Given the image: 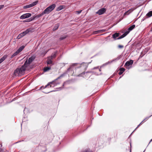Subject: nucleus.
<instances>
[{"label":"nucleus","instance_id":"nucleus-22","mask_svg":"<svg viewBox=\"0 0 152 152\" xmlns=\"http://www.w3.org/2000/svg\"><path fill=\"white\" fill-rule=\"evenodd\" d=\"M50 69L51 68L50 67H45L44 68L43 70L44 72H46L50 70Z\"/></svg>","mask_w":152,"mask_h":152},{"label":"nucleus","instance_id":"nucleus-1","mask_svg":"<svg viewBox=\"0 0 152 152\" xmlns=\"http://www.w3.org/2000/svg\"><path fill=\"white\" fill-rule=\"evenodd\" d=\"M56 5L55 4H53L48 7H47L44 10V11H43L40 14L37 15L33 17V18H34L35 19V18H38L40 17L45 14H48L49 13H50L56 7Z\"/></svg>","mask_w":152,"mask_h":152},{"label":"nucleus","instance_id":"nucleus-46","mask_svg":"<svg viewBox=\"0 0 152 152\" xmlns=\"http://www.w3.org/2000/svg\"><path fill=\"white\" fill-rule=\"evenodd\" d=\"M151 141H150V142H149V143H150V142H151Z\"/></svg>","mask_w":152,"mask_h":152},{"label":"nucleus","instance_id":"nucleus-2","mask_svg":"<svg viewBox=\"0 0 152 152\" xmlns=\"http://www.w3.org/2000/svg\"><path fill=\"white\" fill-rule=\"evenodd\" d=\"M26 62H25L24 65L20 68H17L14 71V74L16 76H20L24 74L26 68Z\"/></svg>","mask_w":152,"mask_h":152},{"label":"nucleus","instance_id":"nucleus-4","mask_svg":"<svg viewBox=\"0 0 152 152\" xmlns=\"http://www.w3.org/2000/svg\"><path fill=\"white\" fill-rule=\"evenodd\" d=\"M30 30L29 29H27L25 31L19 34L17 37V39H19L21 37L25 36L26 34L30 32Z\"/></svg>","mask_w":152,"mask_h":152},{"label":"nucleus","instance_id":"nucleus-28","mask_svg":"<svg viewBox=\"0 0 152 152\" xmlns=\"http://www.w3.org/2000/svg\"><path fill=\"white\" fill-rule=\"evenodd\" d=\"M56 56V53H55L54 54H52L51 55L50 57H49V58H50L51 59H53V58H54Z\"/></svg>","mask_w":152,"mask_h":152},{"label":"nucleus","instance_id":"nucleus-10","mask_svg":"<svg viewBox=\"0 0 152 152\" xmlns=\"http://www.w3.org/2000/svg\"><path fill=\"white\" fill-rule=\"evenodd\" d=\"M133 61L132 60L128 61L125 63L124 66L126 68H127L128 67L132 65L133 64Z\"/></svg>","mask_w":152,"mask_h":152},{"label":"nucleus","instance_id":"nucleus-40","mask_svg":"<svg viewBox=\"0 0 152 152\" xmlns=\"http://www.w3.org/2000/svg\"><path fill=\"white\" fill-rule=\"evenodd\" d=\"M142 20H144V19H143V20L142 19Z\"/></svg>","mask_w":152,"mask_h":152},{"label":"nucleus","instance_id":"nucleus-19","mask_svg":"<svg viewBox=\"0 0 152 152\" xmlns=\"http://www.w3.org/2000/svg\"><path fill=\"white\" fill-rule=\"evenodd\" d=\"M25 46L24 45H22L17 50L18 51L19 53L24 48Z\"/></svg>","mask_w":152,"mask_h":152},{"label":"nucleus","instance_id":"nucleus-35","mask_svg":"<svg viewBox=\"0 0 152 152\" xmlns=\"http://www.w3.org/2000/svg\"><path fill=\"white\" fill-rule=\"evenodd\" d=\"M0 152H4L3 150L1 148H0Z\"/></svg>","mask_w":152,"mask_h":152},{"label":"nucleus","instance_id":"nucleus-23","mask_svg":"<svg viewBox=\"0 0 152 152\" xmlns=\"http://www.w3.org/2000/svg\"><path fill=\"white\" fill-rule=\"evenodd\" d=\"M59 26V24L57 23L55 24L54 28H53V30H56L58 28Z\"/></svg>","mask_w":152,"mask_h":152},{"label":"nucleus","instance_id":"nucleus-43","mask_svg":"<svg viewBox=\"0 0 152 152\" xmlns=\"http://www.w3.org/2000/svg\"><path fill=\"white\" fill-rule=\"evenodd\" d=\"M2 146V145L1 144V147Z\"/></svg>","mask_w":152,"mask_h":152},{"label":"nucleus","instance_id":"nucleus-39","mask_svg":"<svg viewBox=\"0 0 152 152\" xmlns=\"http://www.w3.org/2000/svg\"><path fill=\"white\" fill-rule=\"evenodd\" d=\"M130 146H131V143H130Z\"/></svg>","mask_w":152,"mask_h":152},{"label":"nucleus","instance_id":"nucleus-48","mask_svg":"<svg viewBox=\"0 0 152 152\" xmlns=\"http://www.w3.org/2000/svg\"><path fill=\"white\" fill-rule=\"evenodd\" d=\"M151 29L152 30V28H151Z\"/></svg>","mask_w":152,"mask_h":152},{"label":"nucleus","instance_id":"nucleus-37","mask_svg":"<svg viewBox=\"0 0 152 152\" xmlns=\"http://www.w3.org/2000/svg\"><path fill=\"white\" fill-rule=\"evenodd\" d=\"M96 68H98L94 67V69H96Z\"/></svg>","mask_w":152,"mask_h":152},{"label":"nucleus","instance_id":"nucleus-24","mask_svg":"<svg viewBox=\"0 0 152 152\" xmlns=\"http://www.w3.org/2000/svg\"><path fill=\"white\" fill-rule=\"evenodd\" d=\"M19 53V52L17 50L16 51L15 53H14L13 54L12 56V58L15 56H16Z\"/></svg>","mask_w":152,"mask_h":152},{"label":"nucleus","instance_id":"nucleus-26","mask_svg":"<svg viewBox=\"0 0 152 152\" xmlns=\"http://www.w3.org/2000/svg\"><path fill=\"white\" fill-rule=\"evenodd\" d=\"M6 58V57H4V56H3L2 58H1L0 59V64H1L3 61H4L5 60Z\"/></svg>","mask_w":152,"mask_h":152},{"label":"nucleus","instance_id":"nucleus-15","mask_svg":"<svg viewBox=\"0 0 152 152\" xmlns=\"http://www.w3.org/2000/svg\"><path fill=\"white\" fill-rule=\"evenodd\" d=\"M77 64V63H74L70 65V67L67 69V72H69L71 69H72L74 66H76Z\"/></svg>","mask_w":152,"mask_h":152},{"label":"nucleus","instance_id":"nucleus-29","mask_svg":"<svg viewBox=\"0 0 152 152\" xmlns=\"http://www.w3.org/2000/svg\"><path fill=\"white\" fill-rule=\"evenodd\" d=\"M151 116V115L149 117H147L146 118H145V119L144 120H143V121L138 125V126L136 128V129H136L140 125L142 124V123L143 121H144L145 120L148 119Z\"/></svg>","mask_w":152,"mask_h":152},{"label":"nucleus","instance_id":"nucleus-16","mask_svg":"<svg viewBox=\"0 0 152 152\" xmlns=\"http://www.w3.org/2000/svg\"><path fill=\"white\" fill-rule=\"evenodd\" d=\"M52 60V59L50 58H49V57H48L47 60V64H52L53 63V61Z\"/></svg>","mask_w":152,"mask_h":152},{"label":"nucleus","instance_id":"nucleus-18","mask_svg":"<svg viewBox=\"0 0 152 152\" xmlns=\"http://www.w3.org/2000/svg\"><path fill=\"white\" fill-rule=\"evenodd\" d=\"M135 27V25H133L131 26H130L128 28V32H129L131 31Z\"/></svg>","mask_w":152,"mask_h":152},{"label":"nucleus","instance_id":"nucleus-6","mask_svg":"<svg viewBox=\"0 0 152 152\" xmlns=\"http://www.w3.org/2000/svg\"><path fill=\"white\" fill-rule=\"evenodd\" d=\"M35 56L34 55L32 56L30 58H29L28 59V61L27 60L25 61H27L26 66L27 67L28 66L30 65V64L35 59Z\"/></svg>","mask_w":152,"mask_h":152},{"label":"nucleus","instance_id":"nucleus-17","mask_svg":"<svg viewBox=\"0 0 152 152\" xmlns=\"http://www.w3.org/2000/svg\"><path fill=\"white\" fill-rule=\"evenodd\" d=\"M34 20V18H33V17H31L30 18H29L28 19L25 20L24 21V22H30Z\"/></svg>","mask_w":152,"mask_h":152},{"label":"nucleus","instance_id":"nucleus-41","mask_svg":"<svg viewBox=\"0 0 152 152\" xmlns=\"http://www.w3.org/2000/svg\"><path fill=\"white\" fill-rule=\"evenodd\" d=\"M145 151V150L143 152H144Z\"/></svg>","mask_w":152,"mask_h":152},{"label":"nucleus","instance_id":"nucleus-42","mask_svg":"<svg viewBox=\"0 0 152 152\" xmlns=\"http://www.w3.org/2000/svg\"><path fill=\"white\" fill-rule=\"evenodd\" d=\"M64 83L63 84V86H64Z\"/></svg>","mask_w":152,"mask_h":152},{"label":"nucleus","instance_id":"nucleus-36","mask_svg":"<svg viewBox=\"0 0 152 152\" xmlns=\"http://www.w3.org/2000/svg\"><path fill=\"white\" fill-rule=\"evenodd\" d=\"M99 71H101V69H99Z\"/></svg>","mask_w":152,"mask_h":152},{"label":"nucleus","instance_id":"nucleus-12","mask_svg":"<svg viewBox=\"0 0 152 152\" xmlns=\"http://www.w3.org/2000/svg\"><path fill=\"white\" fill-rule=\"evenodd\" d=\"M129 33V32L126 31L125 33H124V34H123L122 35L120 36V37H118L117 39H122L124 37H125L128 33Z\"/></svg>","mask_w":152,"mask_h":152},{"label":"nucleus","instance_id":"nucleus-7","mask_svg":"<svg viewBox=\"0 0 152 152\" xmlns=\"http://www.w3.org/2000/svg\"><path fill=\"white\" fill-rule=\"evenodd\" d=\"M106 9L104 8H102L99 9L97 12H96V14L100 15L104 14L106 11Z\"/></svg>","mask_w":152,"mask_h":152},{"label":"nucleus","instance_id":"nucleus-8","mask_svg":"<svg viewBox=\"0 0 152 152\" xmlns=\"http://www.w3.org/2000/svg\"><path fill=\"white\" fill-rule=\"evenodd\" d=\"M31 15V13H26L21 15L20 17V19H24L30 17Z\"/></svg>","mask_w":152,"mask_h":152},{"label":"nucleus","instance_id":"nucleus-30","mask_svg":"<svg viewBox=\"0 0 152 152\" xmlns=\"http://www.w3.org/2000/svg\"><path fill=\"white\" fill-rule=\"evenodd\" d=\"M151 116V115L149 117H147L146 118H145V119L144 120H143V121L138 125V126L136 128V129H136L140 125L142 124V123L143 121H144L145 120L148 119Z\"/></svg>","mask_w":152,"mask_h":152},{"label":"nucleus","instance_id":"nucleus-14","mask_svg":"<svg viewBox=\"0 0 152 152\" xmlns=\"http://www.w3.org/2000/svg\"><path fill=\"white\" fill-rule=\"evenodd\" d=\"M119 70L120 71L118 73V74L121 75L125 71V69L124 68H121L119 69Z\"/></svg>","mask_w":152,"mask_h":152},{"label":"nucleus","instance_id":"nucleus-34","mask_svg":"<svg viewBox=\"0 0 152 152\" xmlns=\"http://www.w3.org/2000/svg\"><path fill=\"white\" fill-rule=\"evenodd\" d=\"M4 7V5H0V10L2 8H3Z\"/></svg>","mask_w":152,"mask_h":152},{"label":"nucleus","instance_id":"nucleus-31","mask_svg":"<svg viewBox=\"0 0 152 152\" xmlns=\"http://www.w3.org/2000/svg\"><path fill=\"white\" fill-rule=\"evenodd\" d=\"M82 11V10H80L78 11H76L75 12L77 13V14H79Z\"/></svg>","mask_w":152,"mask_h":152},{"label":"nucleus","instance_id":"nucleus-9","mask_svg":"<svg viewBox=\"0 0 152 152\" xmlns=\"http://www.w3.org/2000/svg\"><path fill=\"white\" fill-rule=\"evenodd\" d=\"M88 64L87 63H83L80 64V66L77 68H79L80 67H82L84 70H86L88 66Z\"/></svg>","mask_w":152,"mask_h":152},{"label":"nucleus","instance_id":"nucleus-38","mask_svg":"<svg viewBox=\"0 0 152 152\" xmlns=\"http://www.w3.org/2000/svg\"><path fill=\"white\" fill-rule=\"evenodd\" d=\"M51 92V91H49V92H48V93H49V92Z\"/></svg>","mask_w":152,"mask_h":152},{"label":"nucleus","instance_id":"nucleus-21","mask_svg":"<svg viewBox=\"0 0 152 152\" xmlns=\"http://www.w3.org/2000/svg\"><path fill=\"white\" fill-rule=\"evenodd\" d=\"M119 35V33H116L113 35V37L115 39L118 37Z\"/></svg>","mask_w":152,"mask_h":152},{"label":"nucleus","instance_id":"nucleus-3","mask_svg":"<svg viewBox=\"0 0 152 152\" xmlns=\"http://www.w3.org/2000/svg\"><path fill=\"white\" fill-rule=\"evenodd\" d=\"M65 74L64 73L62 74L57 79L54 80H53V81L49 83L44 87H43V86H41L40 88V89L42 88L43 87V88H46L48 86H50V87H51L52 86V85H53V86H52V87H53L59 84H60L61 81H58V80L63 77L64 75Z\"/></svg>","mask_w":152,"mask_h":152},{"label":"nucleus","instance_id":"nucleus-13","mask_svg":"<svg viewBox=\"0 0 152 152\" xmlns=\"http://www.w3.org/2000/svg\"><path fill=\"white\" fill-rule=\"evenodd\" d=\"M65 8L64 5H60L56 9L57 11H59Z\"/></svg>","mask_w":152,"mask_h":152},{"label":"nucleus","instance_id":"nucleus-27","mask_svg":"<svg viewBox=\"0 0 152 152\" xmlns=\"http://www.w3.org/2000/svg\"><path fill=\"white\" fill-rule=\"evenodd\" d=\"M91 72H83V73H81V74H80L79 75H77V76H79V77L82 76L83 74L84 75L85 73H90Z\"/></svg>","mask_w":152,"mask_h":152},{"label":"nucleus","instance_id":"nucleus-11","mask_svg":"<svg viewBox=\"0 0 152 152\" xmlns=\"http://www.w3.org/2000/svg\"><path fill=\"white\" fill-rule=\"evenodd\" d=\"M120 57H119L118 56L116 58H115V59H113V60L112 61H110V62L108 61V62L105 63V64H104L103 65L104 66V65H107L108 64L112 63L113 61L118 60L119 59H120Z\"/></svg>","mask_w":152,"mask_h":152},{"label":"nucleus","instance_id":"nucleus-45","mask_svg":"<svg viewBox=\"0 0 152 152\" xmlns=\"http://www.w3.org/2000/svg\"><path fill=\"white\" fill-rule=\"evenodd\" d=\"M151 141H150V142H149V143H150V142H151Z\"/></svg>","mask_w":152,"mask_h":152},{"label":"nucleus","instance_id":"nucleus-33","mask_svg":"<svg viewBox=\"0 0 152 152\" xmlns=\"http://www.w3.org/2000/svg\"><path fill=\"white\" fill-rule=\"evenodd\" d=\"M124 47V46L122 45H118V48H122Z\"/></svg>","mask_w":152,"mask_h":152},{"label":"nucleus","instance_id":"nucleus-44","mask_svg":"<svg viewBox=\"0 0 152 152\" xmlns=\"http://www.w3.org/2000/svg\"><path fill=\"white\" fill-rule=\"evenodd\" d=\"M130 152H131V149L130 150Z\"/></svg>","mask_w":152,"mask_h":152},{"label":"nucleus","instance_id":"nucleus-32","mask_svg":"<svg viewBox=\"0 0 152 152\" xmlns=\"http://www.w3.org/2000/svg\"><path fill=\"white\" fill-rule=\"evenodd\" d=\"M66 36L61 37L60 38V39L61 40H62L64 39H65L66 38Z\"/></svg>","mask_w":152,"mask_h":152},{"label":"nucleus","instance_id":"nucleus-20","mask_svg":"<svg viewBox=\"0 0 152 152\" xmlns=\"http://www.w3.org/2000/svg\"><path fill=\"white\" fill-rule=\"evenodd\" d=\"M146 16L147 17V18H149L152 16V11H150L148 13Z\"/></svg>","mask_w":152,"mask_h":152},{"label":"nucleus","instance_id":"nucleus-47","mask_svg":"<svg viewBox=\"0 0 152 152\" xmlns=\"http://www.w3.org/2000/svg\"><path fill=\"white\" fill-rule=\"evenodd\" d=\"M152 139L151 140V141H152Z\"/></svg>","mask_w":152,"mask_h":152},{"label":"nucleus","instance_id":"nucleus-25","mask_svg":"<svg viewBox=\"0 0 152 152\" xmlns=\"http://www.w3.org/2000/svg\"><path fill=\"white\" fill-rule=\"evenodd\" d=\"M6 58V57H4V56H3L2 58H1L0 59V64H1L3 61H4L5 60Z\"/></svg>","mask_w":152,"mask_h":152},{"label":"nucleus","instance_id":"nucleus-5","mask_svg":"<svg viewBox=\"0 0 152 152\" xmlns=\"http://www.w3.org/2000/svg\"><path fill=\"white\" fill-rule=\"evenodd\" d=\"M38 2V1H37L33 2L32 3L29 4L24 6L23 7V9H26L36 5Z\"/></svg>","mask_w":152,"mask_h":152}]
</instances>
